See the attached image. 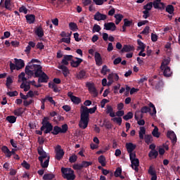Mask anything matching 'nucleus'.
Instances as JSON below:
<instances>
[{
	"instance_id": "24",
	"label": "nucleus",
	"mask_w": 180,
	"mask_h": 180,
	"mask_svg": "<svg viewBox=\"0 0 180 180\" xmlns=\"http://www.w3.org/2000/svg\"><path fill=\"white\" fill-rule=\"evenodd\" d=\"M34 33H35V34H37V36L39 37V38H42V37L44 36V30L41 28V27H37V29L35 30Z\"/></svg>"
},
{
	"instance_id": "7",
	"label": "nucleus",
	"mask_w": 180,
	"mask_h": 180,
	"mask_svg": "<svg viewBox=\"0 0 180 180\" xmlns=\"http://www.w3.org/2000/svg\"><path fill=\"white\" fill-rule=\"evenodd\" d=\"M55 159L58 161H60L63 159V157H64L65 152L64 150L62 149L61 146L57 145L55 148Z\"/></svg>"
},
{
	"instance_id": "41",
	"label": "nucleus",
	"mask_w": 180,
	"mask_h": 180,
	"mask_svg": "<svg viewBox=\"0 0 180 180\" xmlns=\"http://www.w3.org/2000/svg\"><path fill=\"white\" fill-rule=\"evenodd\" d=\"M49 159H50V157L48 156V158L46 159V160L44 161H44L40 162V165H41L42 168H47V167H49Z\"/></svg>"
},
{
	"instance_id": "56",
	"label": "nucleus",
	"mask_w": 180,
	"mask_h": 180,
	"mask_svg": "<svg viewBox=\"0 0 180 180\" xmlns=\"http://www.w3.org/2000/svg\"><path fill=\"white\" fill-rule=\"evenodd\" d=\"M101 30V26H99L97 24H94V27H93V32L95 33V32H99V31Z\"/></svg>"
},
{
	"instance_id": "27",
	"label": "nucleus",
	"mask_w": 180,
	"mask_h": 180,
	"mask_svg": "<svg viewBox=\"0 0 180 180\" xmlns=\"http://www.w3.org/2000/svg\"><path fill=\"white\" fill-rule=\"evenodd\" d=\"M114 18H115V25H119L124 18V15L122 14H115Z\"/></svg>"
},
{
	"instance_id": "54",
	"label": "nucleus",
	"mask_w": 180,
	"mask_h": 180,
	"mask_svg": "<svg viewBox=\"0 0 180 180\" xmlns=\"http://www.w3.org/2000/svg\"><path fill=\"white\" fill-rule=\"evenodd\" d=\"M45 98H46V100L48 101V102H49L51 104L54 105V106L56 105V103L55 101L53 100V98L50 97V96H45Z\"/></svg>"
},
{
	"instance_id": "17",
	"label": "nucleus",
	"mask_w": 180,
	"mask_h": 180,
	"mask_svg": "<svg viewBox=\"0 0 180 180\" xmlns=\"http://www.w3.org/2000/svg\"><path fill=\"white\" fill-rule=\"evenodd\" d=\"M14 61H15V65H17V70H20L25 66V63H24L22 59L14 58Z\"/></svg>"
},
{
	"instance_id": "53",
	"label": "nucleus",
	"mask_w": 180,
	"mask_h": 180,
	"mask_svg": "<svg viewBox=\"0 0 180 180\" xmlns=\"http://www.w3.org/2000/svg\"><path fill=\"white\" fill-rule=\"evenodd\" d=\"M48 124H51V123L49 122V117H44L41 122L42 126H47Z\"/></svg>"
},
{
	"instance_id": "52",
	"label": "nucleus",
	"mask_w": 180,
	"mask_h": 180,
	"mask_svg": "<svg viewBox=\"0 0 180 180\" xmlns=\"http://www.w3.org/2000/svg\"><path fill=\"white\" fill-rule=\"evenodd\" d=\"M9 68L11 71L13 72V70H18V65L13 63L12 61L9 62Z\"/></svg>"
},
{
	"instance_id": "33",
	"label": "nucleus",
	"mask_w": 180,
	"mask_h": 180,
	"mask_svg": "<svg viewBox=\"0 0 180 180\" xmlns=\"http://www.w3.org/2000/svg\"><path fill=\"white\" fill-rule=\"evenodd\" d=\"M108 72H110V69H108V67H107L106 65H104L103 67H102L101 70H100V73L105 76Z\"/></svg>"
},
{
	"instance_id": "35",
	"label": "nucleus",
	"mask_w": 180,
	"mask_h": 180,
	"mask_svg": "<svg viewBox=\"0 0 180 180\" xmlns=\"http://www.w3.org/2000/svg\"><path fill=\"white\" fill-rule=\"evenodd\" d=\"M78 79H83L86 78V72L85 70H80L77 76Z\"/></svg>"
},
{
	"instance_id": "15",
	"label": "nucleus",
	"mask_w": 180,
	"mask_h": 180,
	"mask_svg": "<svg viewBox=\"0 0 180 180\" xmlns=\"http://www.w3.org/2000/svg\"><path fill=\"white\" fill-rule=\"evenodd\" d=\"M130 161H131V167H132V169L135 170V172H138L139 171V169H138V167H139V160L133 159V160H131Z\"/></svg>"
},
{
	"instance_id": "38",
	"label": "nucleus",
	"mask_w": 180,
	"mask_h": 180,
	"mask_svg": "<svg viewBox=\"0 0 180 180\" xmlns=\"http://www.w3.org/2000/svg\"><path fill=\"white\" fill-rule=\"evenodd\" d=\"M5 1V8L6 10L11 11L12 10V8H11V1H7V0H1V4H2V3Z\"/></svg>"
},
{
	"instance_id": "30",
	"label": "nucleus",
	"mask_w": 180,
	"mask_h": 180,
	"mask_svg": "<svg viewBox=\"0 0 180 180\" xmlns=\"http://www.w3.org/2000/svg\"><path fill=\"white\" fill-rule=\"evenodd\" d=\"M98 161L100 165H101V167H105L106 163H105V157L103 156V155H101L98 157Z\"/></svg>"
},
{
	"instance_id": "49",
	"label": "nucleus",
	"mask_w": 180,
	"mask_h": 180,
	"mask_svg": "<svg viewBox=\"0 0 180 180\" xmlns=\"http://www.w3.org/2000/svg\"><path fill=\"white\" fill-rule=\"evenodd\" d=\"M140 111L141 113L143 114V113H148L150 112V108H148V106H143L142 108H141Z\"/></svg>"
},
{
	"instance_id": "20",
	"label": "nucleus",
	"mask_w": 180,
	"mask_h": 180,
	"mask_svg": "<svg viewBox=\"0 0 180 180\" xmlns=\"http://www.w3.org/2000/svg\"><path fill=\"white\" fill-rule=\"evenodd\" d=\"M125 147H127V153H132L136 148V145L132 143H127Z\"/></svg>"
},
{
	"instance_id": "12",
	"label": "nucleus",
	"mask_w": 180,
	"mask_h": 180,
	"mask_svg": "<svg viewBox=\"0 0 180 180\" xmlns=\"http://www.w3.org/2000/svg\"><path fill=\"white\" fill-rule=\"evenodd\" d=\"M54 127L52 124H47V125H42L41 127H40V130L45 131H44V134H48L49 133H51L53 130Z\"/></svg>"
},
{
	"instance_id": "28",
	"label": "nucleus",
	"mask_w": 180,
	"mask_h": 180,
	"mask_svg": "<svg viewBox=\"0 0 180 180\" xmlns=\"http://www.w3.org/2000/svg\"><path fill=\"white\" fill-rule=\"evenodd\" d=\"M146 134V129L144 127H140V131H139V138L140 140L144 139V135Z\"/></svg>"
},
{
	"instance_id": "6",
	"label": "nucleus",
	"mask_w": 180,
	"mask_h": 180,
	"mask_svg": "<svg viewBox=\"0 0 180 180\" xmlns=\"http://www.w3.org/2000/svg\"><path fill=\"white\" fill-rule=\"evenodd\" d=\"M148 82H150V85L153 86V89H155L158 91H160V89L164 86V82L162 80L148 79Z\"/></svg>"
},
{
	"instance_id": "25",
	"label": "nucleus",
	"mask_w": 180,
	"mask_h": 180,
	"mask_svg": "<svg viewBox=\"0 0 180 180\" xmlns=\"http://www.w3.org/2000/svg\"><path fill=\"white\" fill-rule=\"evenodd\" d=\"M25 18L30 25L34 23L36 20V17L33 14L27 15Z\"/></svg>"
},
{
	"instance_id": "9",
	"label": "nucleus",
	"mask_w": 180,
	"mask_h": 180,
	"mask_svg": "<svg viewBox=\"0 0 180 180\" xmlns=\"http://www.w3.org/2000/svg\"><path fill=\"white\" fill-rule=\"evenodd\" d=\"M37 153H39V155H40L39 157V161L40 162H42L44 159L49 158V157H47V153L44 152L42 146H41L37 148Z\"/></svg>"
},
{
	"instance_id": "34",
	"label": "nucleus",
	"mask_w": 180,
	"mask_h": 180,
	"mask_svg": "<svg viewBox=\"0 0 180 180\" xmlns=\"http://www.w3.org/2000/svg\"><path fill=\"white\" fill-rule=\"evenodd\" d=\"M6 120L8 122V123L13 124L16 122V117L13 115H8L6 117Z\"/></svg>"
},
{
	"instance_id": "64",
	"label": "nucleus",
	"mask_w": 180,
	"mask_h": 180,
	"mask_svg": "<svg viewBox=\"0 0 180 180\" xmlns=\"http://www.w3.org/2000/svg\"><path fill=\"white\" fill-rule=\"evenodd\" d=\"M150 27L146 26L145 27V29H143V30L142 31V32L141 34H148L150 32Z\"/></svg>"
},
{
	"instance_id": "50",
	"label": "nucleus",
	"mask_w": 180,
	"mask_h": 180,
	"mask_svg": "<svg viewBox=\"0 0 180 180\" xmlns=\"http://www.w3.org/2000/svg\"><path fill=\"white\" fill-rule=\"evenodd\" d=\"M121 174H122V169L120 167H117V169H115V172L114 173V176L115 178H119L121 176Z\"/></svg>"
},
{
	"instance_id": "59",
	"label": "nucleus",
	"mask_w": 180,
	"mask_h": 180,
	"mask_svg": "<svg viewBox=\"0 0 180 180\" xmlns=\"http://www.w3.org/2000/svg\"><path fill=\"white\" fill-rule=\"evenodd\" d=\"M6 95H8L9 97L18 96V93L16 91H8V93H6Z\"/></svg>"
},
{
	"instance_id": "32",
	"label": "nucleus",
	"mask_w": 180,
	"mask_h": 180,
	"mask_svg": "<svg viewBox=\"0 0 180 180\" xmlns=\"http://www.w3.org/2000/svg\"><path fill=\"white\" fill-rule=\"evenodd\" d=\"M165 11L167 13L172 15L174 13V11H175V9L174 8L173 5L168 4V6H166Z\"/></svg>"
},
{
	"instance_id": "1",
	"label": "nucleus",
	"mask_w": 180,
	"mask_h": 180,
	"mask_svg": "<svg viewBox=\"0 0 180 180\" xmlns=\"http://www.w3.org/2000/svg\"><path fill=\"white\" fill-rule=\"evenodd\" d=\"M25 73L30 77H34V78H39L37 83L46 84L49 82V77L42 71V67L41 65H27L25 68Z\"/></svg>"
},
{
	"instance_id": "14",
	"label": "nucleus",
	"mask_w": 180,
	"mask_h": 180,
	"mask_svg": "<svg viewBox=\"0 0 180 180\" xmlns=\"http://www.w3.org/2000/svg\"><path fill=\"white\" fill-rule=\"evenodd\" d=\"M160 70L163 72L165 77L169 78L172 76V72H171L170 67L160 68Z\"/></svg>"
},
{
	"instance_id": "37",
	"label": "nucleus",
	"mask_w": 180,
	"mask_h": 180,
	"mask_svg": "<svg viewBox=\"0 0 180 180\" xmlns=\"http://www.w3.org/2000/svg\"><path fill=\"white\" fill-rule=\"evenodd\" d=\"M70 101L73 103V104L75 105H79L81 103V98L79 97H71Z\"/></svg>"
},
{
	"instance_id": "62",
	"label": "nucleus",
	"mask_w": 180,
	"mask_h": 180,
	"mask_svg": "<svg viewBox=\"0 0 180 180\" xmlns=\"http://www.w3.org/2000/svg\"><path fill=\"white\" fill-rule=\"evenodd\" d=\"M72 168L74 170H81L84 168L80 164L73 165Z\"/></svg>"
},
{
	"instance_id": "16",
	"label": "nucleus",
	"mask_w": 180,
	"mask_h": 180,
	"mask_svg": "<svg viewBox=\"0 0 180 180\" xmlns=\"http://www.w3.org/2000/svg\"><path fill=\"white\" fill-rule=\"evenodd\" d=\"M116 25H115L114 22H107V23H104V30H111L112 32H114L115 30H116Z\"/></svg>"
},
{
	"instance_id": "22",
	"label": "nucleus",
	"mask_w": 180,
	"mask_h": 180,
	"mask_svg": "<svg viewBox=\"0 0 180 180\" xmlns=\"http://www.w3.org/2000/svg\"><path fill=\"white\" fill-rule=\"evenodd\" d=\"M58 68H59L60 70H62L63 75V76H65V77H67L68 75L70 74V72L68 71V68L65 67V65L62 64L59 67H58Z\"/></svg>"
},
{
	"instance_id": "60",
	"label": "nucleus",
	"mask_w": 180,
	"mask_h": 180,
	"mask_svg": "<svg viewBox=\"0 0 180 180\" xmlns=\"http://www.w3.org/2000/svg\"><path fill=\"white\" fill-rule=\"evenodd\" d=\"M150 108H153V112H150V115H154L155 114H157V110L155 109V105H153L152 103H150Z\"/></svg>"
},
{
	"instance_id": "36",
	"label": "nucleus",
	"mask_w": 180,
	"mask_h": 180,
	"mask_svg": "<svg viewBox=\"0 0 180 180\" xmlns=\"http://www.w3.org/2000/svg\"><path fill=\"white\" fill-rule=\"evenodd\" d=\"M137 44L139 45V46L137 48V51L145 50L146 46H145L144 43H143L141 39L137 40Z\"/></svg>"
},
{
	"instance_id": "43",
	"label": "nucleus",
	"mask_w": 180,
	"mask_h": 180,
	"mask_svg": "<svg viewBox=\"0 0 180 180\" xmlns=\"http://www.w3.org/2000/svg\"><path fill=\"white\" fill-rule=\"evenodd\" d=\"M13 81L11 77L8 76L6 77V88L9 89L11 85L13 84Z\"/></svg>"
},
{
	"instance_id": "61",
	"label": "nucleus",
	"mask_w": 180,
	"mask_h": 180,
	"mask_svg": "<svg viewBox=\"0 0 180 180\" xmlns=\"http://www.w3.org/2000/svg\"><path fill=\"white\" fill-rule=\"evenodd\" d=\"M115 115L119 117H122L124 115V111L120 110L119 111L115 112Z\"/></svg>"
},
{
	"instance_id": "40",
	"label": "nucleus",
	"mask_w": 180,
	"mask_h": 180,
	"mask_svg": "<svg viewBox=\"0 0 180 180\" xmlns=\"http://www.w3.org/2000/svg\"><path fill=\"white\" fill-rule=\"evenodd\" d=\"M153 8V2H150L146 4L145 6H143V10L144 11H150Z\"/></svg>"
},
{
	"instance_id": "23",
	"label": "nucleus",
	"mask_w": 180,
	"mask_h": 180,
	"mask_svg": "<svg viewBox=\"0 0 180 180\" xmlns=\"http://www.w3.org/2000/svg\"><path fill=\"white\" fill-rule=\"evenodd\" d=\"M1 152L5 153V155L6 158H11V150L8 149V148L6 146H1Z\"/></svg>"
},
{
	"instance_id": "26",
	"label": "nucleus",
	"mask_w": 180,
	"mask_h": 180,
	"mask_svg": "<svg viewBox=\"0 0 180 180\" xmlns=\"http://www.w3.org/2000/svg\"><path fill=\"white\" fill-rule=\"evenodd\" d=\"M24 112H25V110H23L22 108H19L14 110L13 114H14V115H15L17 117H21V116H22Z\"/></svg>"
},
{
	"instance_id": "2",
	"label": "nucleus",
	"mask_w": 180,
	"mask_h": 180,
	"mask_svg": "<svg viewBox=\"0 0 180 180\" xmlns=\"http://www.w3.org/2000/svg\"><path fill=\"white\" fill-rule=\"evenodd\" d=\"M96 105L93 108H88L86 106H81V115L80 121H79V127L82 129H85L87 128L89 124V121L90 120V114L92 115L96 111Z\"/></svg>"
},
{
	"instance_id": "21",
	"label": "nucleus",
	"mask_w": 180,
	"mask_h": 180,
	"mask_svg": "<svg viewBox=\"0 0 180 180\" xmlns=\"http://www.w3.org/2000/svg\"><path fill=\"white\" fill-rule=\"evenodd\" d=\"M134 51V48L131 45H124L122 50H120V52L122 53H129L130 51Z\"/></svg>"
},
{
	"instance_id": "4",
	"label": "nucleus",
	"mask_w": 180,
	"mask_h": 180,
	"mask_svg": "<svg viewBox=\"0 0 180 180\" xmlns=\"http://www.w3.org/2000/svg\"><path fill=\"white\" fill-rule=\"evenodd\" d=\"M60 172H62L63 178L66 180H75L76 178L75 171L70 168L62 167V169H60Z\"/></svg>"
},
{
	"instance_id": "44",
	"label": "nucleus",
	"mask_w": 180,
	"mask_h": 180,
	"mask_svg": "<svg viewBox=\"0 0 180 180\" xmlns=\"http://www.w3.org/2000/svg\"><path fill=\"white\" fill-rule=\"evenodd\" d=\"M133 118V113L132 112H128L127 115H124L122 119H124L125 121H129L130 119Z\"/></svg>"
},
{
	"instance_id": "5",
	"label": "nucleus",
	"mask_w": 180,
	"mask_h": 180,
	"mask_svg": "<svg viewBox=\"0 0 180 180\" xmlns=\"http://www.w3.org/2000/svg\"><path fill=\"white\" fill-rule=\"evenodd\" d=\"M68 130V126L67 124H63L62 127H59L58 125H56L53 129V131H51V134H53L54 136H57L59 134H65L67 133Z\"/></svg>"
},
{
	"instance_id": "8",
	"label": "nucleus",
	"mask_w": 180,
	"mask_h": 180,
	"mask_svg": "<svg viewBox=\"0 0 180 180\" xmlns=\"http://www.w3.org/2000/svg\"><path fill=\"white\" fill-rule=\"evenodd\" d=\"M86 88H88L89 93H91V94L93 95L94 98H96V96H98V93L96 91L95 86H94L93 84L90 82H86Z\"/></svg>"
},
{
	"instance_id": "45",
	"label": "nucleus",
	"mask_w": 180,
	"mask_h": 180,
	"mask_svg": "<svg viewBox=\"0 0 180 180\" xmlns=\"http://www.w3.org/2000/svg\"><path fill=\"white\" fill-rule=\"evenodd\" d=\"M69 27H70V30H72L73 32H75L78 30L77 25V23H75V22H70L69 24Z\"/></svg>"
},
{
	"instance_id": "47",
	"label": "nucleus",
	"mask_w": 180,
	"mask_h": 180,
	"mask_svg": "<svg viewBox=\"0 0 180 180\" xmlns=\"http://www.w3.org/2000/svg\"><path fill=\"white\" fill-rule=\"evenodd\" d=\"M152 134L155 138H160V132H158V128L155 127V128L153 129V131L152 132Z\"/></svg>"
},
{
	"instance_id": "48",
	"label": "nucleus",
	"mask_w": 180,
	"mask_h": 180,
	"mask_svg": "<svg viewBox=\"0 0 180 180\" xmlns=\"http://www.w3.org/2000/svg\"><path fill=\"white\" fill-rule=\"evenodd\" d=\"M81 165L84 168H87L88 167H90L93 165L92 162H88V161H83L82 162Z\"/></svg>"
},
{
	"instance_id": "58",
	"label": "nucleus",
	"mask_w": 180,
	"mask_h": 180,
	"mask_svg": "<svg viewBox=\"0 0 180 180\" xmlns=\"http://www.w3.org/2000/svg\"><path fill=\"white\" fill-rule=\"evenodd\" d=\"M21 166L27 170H29L30 169V165L27 163V162L25 160H24L23 162L21 163Z\"/></svg>"
},
{
	"instance_id": "29",
	"label": "nucleus",
	"mask_w": 180,
	"mask_h": 180,
	"mask_svg": "<svg viewBox=\"0 0 180 180\" xmlns=\"http://www.w3.org/2000/svg\"><path fill=\"white\" fill-rule=\"evenodd\" d=\"M170 61H171L170 58H167L163 59V61H162L160 68H169L168 65L170 63Z\"/></svg>"
},
{
	"instance_id": "39",
	"label": "nucleus",
	"mask_w": 180,
	"mask_h": 180,
	"mask_svg": "<svg viewBox=\"0 0 180 180\" xmlns=\"http://www.w3.org/2000/svg\"><path fill=\"white\" fill-rule=\"evenodd\" d=\"M153 141V136L150 134H146L145 136V142L146 144L149 145L152 143Z\"/></svg>"
},
{
	"instance_id": "19",
	"label": "nucleus",
	"mask_w": 180,
	"mask_h": 180,
	"mask_svg": "<svg viewBox=\"0 0 180 180\" xmlns=\"http://www.w3.org/2000/svg\"><path fill=\"white\" fill-rule=\"evenodd\" d=\"M148 173L151 176V180L158 179L157 172H155V170L153 169V167L152 166H150L148 169Z\"/></svg>"
},
{
	"instance_id": "11",
	"label": "nucleus",
	"mask_w": 180,
	"mask_h": 180,
	"mask_svg": "<svg viewBox=\"0 0 180 180\" xmlns=\"http://www.w3.org/2000/svg\"><path fill=\"white\" fill-rule=\"evenodd\" d=\"M94 61H96V65L98 67L103 65V58H101V53L98 51L94 53Z\"/></svg>"
},
{
	"instance_id": "63",
	"label": "nucleus",
	"mask_w": 180,
	"mask_h": 180,
	"mask_svg": "<svg viewBox=\"0 0 180 180\" xmlns=\"http://www.w3.org/2000/svg\"><path fill=\"white\" fill-rule=\"evenodd\" d=\"M18 78L22 79V82H26L27 79L25 77V73L21 72L20 75H18Z\"/></svg>"
},
{
	"instance_id": "51",
	"label": "nucleus",
	"mask_w": 180,
	"mask_h": 180,
	"mask_svg": "<svg viewBox=\"0 0 180 180\" xmlns=\"http://www.w3.org/2000/svg\"><path fill=\"white\" fill-rule=\"evenodd\" d=\"M161 4L160 0H154L153 3V6L155 9H158L160 8V4Z\"/></svg>"
},
{
	"instance_id": "3",
	"label": "nucleus",
	"mask_w": 180,
	"mask_h": 180,
	"mask_svg": "<svg viewBox=\"0 0 180 180\" xmlns=\"http://www.w3.org/2000/svg\"><path fill=\"white\" fill-rule=\"evenodd\" d=\"M72 58V55H63V58L60 63L63 65L68 66L70 64L68 62L70 61V66L73 68H77L81 65V63L83 62V59H81L80 58H75L76 60Z\"/></svg>"
},
{
	"instance_id": "57",
	"label": "nucleus",
	"mask_w": 180,
	"mask_h": 180,
	"mask_svg": "<svg viewBox=\"0 0 180 180\" xmlns=\"http://www.w3.org/2000/svg\"><path fill=\"white\" fill-rule=\"evenodd\" d=\"M77 161V155H72L70 158V162L71 164L75 163Z\"/></svg>"
},
{
	"instance_id": "42",
	"label": "nucleus",
	"mask_w": 180,
	"mask_h": 180,
	"mask_svg": "<svg viewBox=\"0 0 180 180\" xmlns=\"http://www.w3.org/2000/svg\"><path fill=\"white\" fill-rule=\"evenodd\" d=\"M55 175L53 174H46L44 175V177L42 178L44 180H52L54 179Z\"/></svg>"
},
{
	"instance_id": "46",
	"label": "nucleus",
	"mask_w": 180,
	"mask_h": 180,
	"mask_svg": "<svg viewBox=\"0 0 180 180\" xmlns=\"http://www.w3.org/2000/svg\"><path fill=\"white\" fill-rule=\"evenodd\" d=\"M111 121L117 123V124H119V126H121V124L122 123V117H113L111 119Z\"/></svg>"
},
{
	"instance_id": "18",
	"label": "nucleus",
	"mask_w": 180,
	"mask_h": 180,
	"mask_svg": "<svg viewBox=\"0 0 180 180\" xmlns=\"http://www.w3.org/2000/svg\"><path fill=\"white\" fill-rule=\"evenodd\" d=\"M106 114L109 115L110 117L112 118L116 117V115H115L113 108L110 105H107L106 106Z\"/></svg>"
},
{
	"instance_id": "10",
	"label": "nucleus",
	"mask_w": 180,
	"mask_h": 180,
	"mask_svg": "<svg viewBox=\"0 0 180 180\" xmlns=\"http://www.w3.org/2000/svg\"><path fill=\"white\" fill-rule=\"evenodd\" d=\"M94 19L96 21H105L107 19V15L98 11L94 14Z\"/></svg>"
},
{
	"instance_id": "13",
	"label": "nucleus",
	"mask_w": 180,
	"mask_h": 180,
	"mask_svg": "<svg viewBox=\"0 0 180 180\" xmlns=\"http://www.w3.org/2000/svg\"><path fill=\"white\" fill-rule=\"evenodd\" d=\"M167 137L172 141V143L175 144L176 143V136L174 131H168V132H167Z\"/></svg>"
},
{
	"instance_id": "55",
	"label": "nucleus",
	"mask_w": 180,
	"mask_h": 180,
	"mask_svg": "<svg viewBox=\"0 0 180 180\" xmlns=\"http://www.w3.org/2000/svg\"><path fill=\"white\" fill-rule=\"evenodd\" d=\"M133 22L132 20H129L127 18L124 20V27H130L131 26Z\"/></svg>"
},
{
	"instance_id": "31",
	"label": "nucleus",
	"mask_w": 180,
	"mask_h": 180,
	"mask_svg": "<svg viewBox=\"0 0 180 180\" xmlns=\"http://www.w3.org/2000/svg\"><path fill=\"white\" fill-rule=\"evenodd\" d=\"M158 156V150H150V153H148V157H150V159H157Z\"/></svg>"
}]
</instances>
